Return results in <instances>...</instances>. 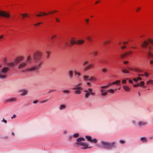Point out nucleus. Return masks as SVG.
Listing matches in <instances>:
<instances>
[{
	"label": "nucleus",
	"instance_id": "28",
	"mask_svg": "<svg viewBox=\"0 0 153 153\" xmlns=\"http://www.w3.org/2000/svg\"><path fill=\"white\" fill-rule=\"evenodd\" d=\"M64 46L65 47H70L71 46L70 43H69L68 42H65V43Z\"/></svg>",
	"mask_w": 153,
	"mask_h": 153
},
{
	"label": "nucleus",
	"instance_id": "53",
	"mask_svg": "<svg viewBox=\"0 0 153 153\" xmlns=\"http://www.w3.org/2000/svg\"><path fill=\"white\" fill-rule=\"evenodd\" d=\"M56 91V90L55 89H51V90H50L48 92V93H51V92H53V91Z\"/></svg>",
	"mask_w": 153,
	"mask_h": 153
},
{
	"label": "nucleus",
	"instance_id": "27",
	"mask_svg": "<svg viewBox=\"0 0 153 153\" xmlns=\"http://www.w3.org/2000/svg\"><path fill=\"white\" fill-rule=\"evenodd\" d=\"M147 124L146 122H144L140 121L139 123V125L140 126H142L146 125Z\"/></svg>",
	"mask_w": 153,
	"mask_h": 153
},
{
	"label": "nucleus",
	"instance_id": "18",
	"mask_svg": "<svg viewBox=\"0 0 153 153\" xmlns=\"http://www.w3.org/2000/svg\"><path fill=\"white\" fill-rule=\"evenodd\" d=\"M20 95L22 96H24L27 94V91L26 90H22L19 91Z\"/></svg>",
	"mask_w": 153,
	"mask_h": 153
},
{
	"label": "nucleus",
	"instance_id": "32",
	"mask_svg": "<svg viewBox=\"0 0 153 153\" xmlns=\"http://www.w3.org/2000/svg\"><path fill=\"white\" fill-rule=\"evenodd\" d=\"M2 61L4 63L7 64V58L6 57H3L2 59Z\"/></svg>",
	"mask_w": 153,
	"mask_h": 153
},
{
	"label": "nucleus",
	"instance_id": "31",
	"mask_svg": "<svg viewBox=\"0 0 153 153\" xmlns=\"http://www.w3.org/2000/svg\"><path fill=\"white\" fill-rule=\"evenodd\" d=\"M21 15L22 16L23 18H25V17H29V16L26 13H24L23 14H21Z\"/></svg>",
	"mask_w": 153,
	"mask_h": 153
},
{
	"label": "nucleus",
	"instance_id": "8",
	"mask_svg": "<svg viewBox=\"0 0 153 153\" xmlns=\"http://www.w3.org/2000/svg\"><path fill=\"white\" fill-rule=\"evenodd\" d=\"M24 59V56H17L15 59V61L18 64L21 61L23 60Z\"/></svg>",
	"mask_w": 153,
	"mask_h": 153
},
{
	"label": "nucleus",
	"instance_id": "58",
	"mask_svg": "<svg viewBox=\"0 0 153 153\" xmlns=\"http://www.w3.org/2000/svg\"><path fill=\"white\" fill-rule=\"evenodd\" d=\"M133 86L134 87H136L139 86L138 84L133 85Z\"/></svg>",
	"mask_w": 153,
	"mask_h": 153
},
{
	"label": "nucleus",
	"instance_id": "63",
	"mask_svg": "<svg viewBox=\"0 0 153 153\" xmlns=\"http://www.w3.org/2000/svg\"><path fill=\"white\" fill-rule=\"evenodd\" d=\"M123 63L125 64H126L128 63V62L127 61H125L123 62Z\"/></svg>",
	"mask_w": 153,
	"mask_h": 153
},
{
	"label": "nucleus",
	"instance_id": "29",
	"mask_svg": "<svg viewBox=\"0 0 153 153\" xmlns=\"http://www.w3.org/2000/svg\"><path fill=\"white\" fill-rule=\"evenodd\" d=\"M153 80H149L146 82V84L147 85L149 84H152L153 85Z\"/></svg>",
	"mask_w": 153,
	"mask_h": 153
},
{
	"label": "nucleus",
	"instance_id": "19",
	"mask_svg": "<svg viewBox=\"0 0 153 153\" xmlns=\"http://www.w3.org/2000/svg\"><path fill=\"white\" fill-rule=\"evenodd\" d=\"M124 89L127 92H129L131 90V88L126 85H124L123 86Z\"/></svg>",
	"mask_w": 153,
	"mask_h": 153
},
{
	"label": "nucleus",
	"instance_id": "7",
	"mask_svg": "<svg viewBox=\"0 0 153 153\" xmlns=\"http://www.w3.org/2000/svg\"><path fill=\"white\" fill-rule=\"evenodd\" d=\"M128 69L133 71L139 72H142V70L137 67H128Z\"/></svg>",
	"mask_w": 153,
	"mask_h": 153
},
{
	"label": "nucleus",
	"instance_id": "41",
	"mask_svg": "<svg viewBox=\"0 0 153 153\" xmlns=\"http://www.w3.org/2000/svg\"><path fill=\"white\" fill-rule=\"evenodd\" d=\"M85 139L83 138H79L77 139V142H79L82 140H84Z\"/></svg>",
	"mask_w": 153,
	"mask_h": 153
},
{
	"label": "nucleus",
	"instance_id": "47",
	"mask_svg": "<svg viewBox=\"0 0 153 153\" xmlns=\"http://www.w3.org/2000/svg\"><path fill=\"white\" fill-rule=\"evenodd\" d=\"M141 9V8L140 7H137L136 9V11L138 12Z\"/></svg>",
	"mask_w": 153,
	"mask_h": 153
},
{
	"label": "nucleus",
	"instance_id": "42",
	"mask_svg": "<svg viewBox=\"0 0 153 153\" xmlns=\"http://www.w3.org/2000/svg\"><path fill=\"white\" fill-rule=\"evenodd\" d=\"M87 39L89 41H92V39L91 37V36H88L87 37Z\"/></svg>",
	"mask_w": 153,
	"mask_h": 153
},
{
	"label": "nucleus",
	"instance_id": "36",
	"mask_svg": "<svg viewBox=\"0 0 153 153\" xmlns=\"http://www.w3.org/2000/svg\"><path fill=\"white\" fill-rule=\"evenodd\" d=\"M66 107L65 105H61L59 108V109L60 110H62V109L65 108H66Z\"/></svg>",
	"mask_w": 153,
	"mask_h": 153
},
{
	"label": "nucleus",
	"instance_id": "61",
	"mask_svg": "<svg viewBox=\"0 0 153 153\" xmlns=\"http://www.w3.org/2000/svg\"><path fill=\"white\" fill-rule=\"evenodd\" d=\"M73 89H75V91H74V92L75 94L76 93V87H75V88H73Z\"/></svg>",
	"mask_w": 153,
	"mask_h": 153
},
{
	"label": "nucleus",
	"instance_id": "11",
	"mask_svg": "<svg viewBox=\"0 0 153 153\" xmlns=\"http://www.w3.org/2000/svg\"><path fill=\"white\" fill-rule=\"evenodd\" d=\"M86 138L88 140V141L94 143H96L97 142V140L95 139H92L91 137L89 136H85Z\"/></svg>",
	"mask_w": 153,
	"mask_h": 153
},
{
	"label": "nucleus",
	"instance_id": "56",
	"mask_svg": "<svg viewBox=\"0 0 153 153\" xmlns=\"http://www.w3.org/2000/svg\"><path fill=\"white\" fill-rule=\"evenodd\" d=\"M128 81H129V83H133V82L132 80L130 79H129H129H128Z\"/></svg>",
	"mask_w": 153,
	"mask_h": 153
},
{
	"label": "nucleus",
	"instance_id": "9",
	"mask_svg": "<svg viewBox=\"0 0 153 153\" xmlns=\"http://www.w3.org/2000/svg\"><path fill=\"white\" fill-rule=\"evenodd\" d=\"M132 51H129L126 52L123 54H122L120 55L121 58H123L124 57H126L129 55L132 54Z\"/></svg>",
	"mask_w": 153,
	"mask_h": 153
},
{
	"label": "nucleus",
	"instance_id": "59",
	"mask_svg": "<svg viewBox=\"0 0 153 153\" xmlns=\"http://www.w3.org/2000/svg\"><path fill=\"white\" fill-rule=\"evenodd\" d=\"M42 13L44 15H47L49 14V13H47L45 12H42Z\"/></svg>",
	"mask_w": 153,
	"mask_h": 153
},
{
	"label": "nucleus",
	"instance_id": "14",
	"mask_svg": "<svg viewBox=\"0 0 153 153\" xmlns=\"http://www.w3.org/2000/svg\"><path fill=\"white\" fill-rule=\"evenodd\" d=\"M94 64L93 63H91L88 65L87 66H86L85 68V70H88L90 69H92L93 67L94 66Z\"/></svg>",
	"mask_w": 153,
	"mask_h": 153
},
{
	"label": "nucleus",
	"instance_id": "52",
	"mask_svg": "<svg viewBox=\"0 0 153 153\" xmlns=\"http://www.w3.org/2000/svg\"><path fill=\"white\" fill-rule=\"evenodd\" d=\"M46 53L47 57L48 58L50 56V52L49 51H48Z\"/></svg>",
	"mask_w": 153,
	"mask_h": 153
},
{
	"label": "nucleus",
	"instance_id": "1",
	"mask_svg": "<svg viewBox=\"0 0 153 153\" xmlns=\"http://www.w3.org/2000/svg\"><path fill=\"white\" fill-rule=\"evenodd\" d=\"M42 56V52L39 51L35 52L33 54V57L36 63V65L30 68H27L22 71L23 72L25 71L32 72L37 70L41 67L43 62L40 61Z\"/></svg>",
	"mask_w": 153,
	"mask_h": 153
},
{
	"label": "nucleus",
	"instance_id": "15",
	"mask_svg": "<svg viewBox=\"0 0 153 153\" xmlns=\"http://www.w3.org/2000/svg\"><path fill=\"white\" fill-rule=\"evenodd\" d=\"M32 61V58L30 55H28L26 59V62H27V64L30 63Z\"/></svg>",
	"mask_w": 153,
	"mask_h": 153
},
{
	"label": "nucleus",
	"instance_id": "25",
	"mask_svg": "<svg viewBox=\"0 0 153 153\" xmlns=\"http://www.w3.org/2000/svg\"><path fill=\"white\" fill-rule=\"evenodd\" d=\"M97 80V78L91 76L90 77V81H96Z\"/></svg>",
	"mask_w": 153,
	"mask_h": 153
},
{
	"label": "nucleus",
	"instance_id": "64",
	"mask_svg": "<svg viewBox=\"0 0 153 153\" xmlns=\"http://www.w3.org/2000/svg\"><path fill=\"white\" fill-rule=\"evenodd\" d=\"M150 63L151 64H153V60H151L150 61Z\"/></svg>",
	"mask_w": 153,
	"mask_h": 153
},
{
	"label": "nucleus",
	"instance_id": "35",
	"mask_svg": "<svg viewBox=\"0 0 153 153\" xmlns=\"http://www.w3.org/2000/svg\"><path fill=\"white\" fill-rule=\"evenodd\" d=\"M111 42V41L110 40L108 39V40H107L105 41L103 43L104 44H107L108 43H109Z\"/></svg>",
	"mask_w": 153,
	"mask_h": 153
},
{
	"label": "nucleus",
	"instance_id": "55",
	"mask_svg": "<svg viewBox=\"0 0 153 153\" xmlns=\"http://www.w3.org/2000/svg\"><path fill=\"white\" fill-rule=\"evenodd\" d=\"M4 38V36L3 35H1L0 36V41H1L2 39Z\"/></svg>",
	"mask_w": 153,
	"mask_h": 153
},
{
	"label": "nucleus",
	"instance_id": "45",
	"mask_svg": "<svg viewBox=\"0 0 153 153\" xmlns=\"http://www.w3.org/2000/svg\"><path fill=\"white\" fill-rule=\"evenodd\" d=\"M141 139L143 142H146L147 141L146 138L145 137H142L141 138Z\"/></svg>",
	"mask_w": 153,
	"mask_h": 153
},
{
	"label": "nucleus",
	"instance_id": "12",
	"mask_svg": "<svg viewBox=\"0 0 153 153\" xmlns=\"http://www.w3.org/2000/svg\"><path fill=\"white\" fill-rule=\"evenodd\" d=\"M78 144H79L80 145L83 146V147L81 148L82 149H85L90 148L88 147V144L86 143L80 142V143H77V145H78Z\"/></svg>",
	"mask_w": 153,
	"mask_h": 153
},
{
	"label": "nucleus",
	"instance_id": "43",
	"mask_svg": "<svg viewBox=\"0 0 153 153\" xmlns=\"http://www.w3.org/2000/svg\"><path fill=\"white\" fill-rule=\"evenodd\" d=\"M144 75L146 77H147L149 76V74L148 73L145 72L144 73Z\"/></svg>",
	"mask_w": 153,
	"mask_h": 153
},
{
	"label": "nucleus",
	"instance_id": "50",
	"mask_svg": "<svg viewBox=\"0 0 153 153\" xmlns=\"http://www.w3.org/2000/svg\"><path fill=\"white\" fill-rule=\"evenodd\" d=\"M88 60H85V61L83 63V65H85L86 64H87L88 63Z\"/></svg>",
	"mask_w": 153,
	"mask_h": 153
},
{
	"label": "nucleus",
	"instance_id": "39",
	"mask_svg": "<svg viewBox=\"0 0 153 153\" xmlns=\"http://www.w3.org/2000/svg\"><path fill=\"white\" fill-rule=\"evenodd\" d=\"M129 79V78H126V79H123L122 80V82L123 84H126V81Z\"/></svg>",
	"mask_w": 153,
	"mask_h": 153
},
{
	"label": "nucleus",
	"instance_id": "34",
	"mask_svg": "<svg viewBox=\"0 0 153 153\" xmlns=\"http://www.w3.org/2000/svg\"><path fill=\"white\" fill-rule=\"evenodd\" d=\"M98 53V51H95L93 52L92 53V54L94 56H95L97 55Z\"/></svg>",
	"mask_w": 153,
	"mask_h": 153
},
{
	"label": "nucleus",
	"instance_id": "13",
	"mask_svg": "<svg viewBox=\"0 0 153 153\" xmlns=\"http://www.w3.org/2000/svg\"><path fill=\"white\" fill-rule=\"evenodd\" d=\"M149 50L148 53V58H153V54L152 53V51L153 52V48L152 49L151 47L149 48Z\"/></svg>",
	"mask_w": 153,
	"mask_h": 153
},
{
	"label": "nucleus",
	"instance_id": "57",
	"mask_svg": "<svg viewBox=\"0 0 153 153\" xmlns=\"http://www.w3.org/2000/svg\"><path fill=\"white\" fill-rule=\"evenodd\" d=\"M120 142L122 144H123L125 143V141L124 140H120Z\"/></svg>",
	"mask_w": 153,
	"mask_h": 153
},
{
	"label": "nucleus",
	"instance_id": "44",
	"mask_svg": "<svg viewBox=\"0 0 153 153\" xmlns=\"http://www.w3.org/2000/svg\"><path fill=\"white\" fill-rule=\"evenodd\" d=\"M42 22H38L36 24H35L34 25V26H37L39 25L40 24H42Z\"/></svg>",
	"mask_w": 153,
	"mask_h": 153
},
{
	"label": "nucleus",
	"instance_id": "3",
	"mask_svg": "<svg viewBox=\"0 0 153 153\" xmlns=\"http://www.w3.org/2000/svg\"><path fill=\"white\" fill-rule=\"evenodd\" d=\"M102 144L103 147L109 149L114 147L115 146V143L114 142L109 143L106 142H102Z\"/></svg>",
	"mask_w": 153,
	"mask_h": 153
},
{
	"label": "nucleus",
	"instance_id": "4",
	"mask_svg": "<svg viewBox=\"0 0 153 153\" xmlns=\"http://www.w3.org/2000/svg\"><path fill=\"white\" fill-rule=\"evenodd\" d=\"M92 91L93 89L91 88H89L88 91H84L86 92L85 95V98H88L90 94L93 96L95 95V93L94 92H92Z\"/></svg>",
	"mask_w": 153,
	"mask_h": 153
},
{
	"label": "nucleus",
	"instance_id": "33",
	"mask_svg": "<svg viewBox=\"0 0 153 153\" xmlns=\"http://www.w3.org/2000/svg\"><path fill=\"white\" fill-rule=\"evenodd\" d=\"M139 86L140 87H143L144 85V82L143 81H141L138 84Z\"/></svg>",
	"mask_w": 153,
	"mask_h": 153
},
{
	"label": "nucleus",
	"instance_id": "21",
	"mask_svg": "<svg viewBox=\"0 0 153 153\" xmlns=\"http://www.w3.org/2000/svg\"><path fill=\"white\" fill-rule=\"evenodd\" d=\"M71 46L74 45L76 42V39L75 38H72L70 41Z\"/></svg>",
	"mask_w": 153,
	"mask_h": 153
},
{
	"label": "nucleus",
	"instance_id": "2",
	"mask_svg": "<svg viewBox=\"0 0 153 153\" xmlns=\"http://www.w3.org/2000/svg\"><path fill=\"white\" fill-rule=\"evenodd\" d=\"M2 65L0 64V68L2 67ZM9 68L8 67H4L2 69H0V78L4 79L7 76V73L9 71Z\"/></svg>",
	"mask_w": 153,
	"mask_h": 153
},
{
	"label": "nucleus",
	"instance_id": "51",
	"mask_svg": "<svg viewBox=\"0 0 153 153\" xmlns=\"http://www.w3.org/2000/svg\"><path fill=\"white\" fill-rule=\"evenodd\" d=\"M55 19L56 21L57 22H60V20H59V19L58 18L56 17L55 18Z\"/></svg>",
	"mask_w": 153,
	"mask_h": 153
},
{
	"label": "nucleus",
	"instance_id": "46",
	"mask_svg": "<svg viewBox=\"0 0 153 153\" xmlns=\"http://www.w3.org/2000/svg\"><path fill=\"white\" fill-rule=\"evenodd\" d=\"M63 92L65 94H68L70 93V91L68 90H64L63 91Z\"/></svg>",
	"mask_w": 153,
	"mask_h": 153
},
{
	"label": "nucleus",
	"instance_id": "16",
	"mask_svg": "<svg viewBox=\"0 0 153 153\" xmlns=\"http://www.w3.org/2000/svg\"><path fill=\"white\" fill-rule=\"evenodd\" d=\"M81 85V84L77 85V94H80L81 91L82 90V88L80 87Z\"/></svg>",
	"mask_w": 153,
	"mask_h": 153
},
{
	"label": "nucleus",
	"instance_id": "17",
	"mask_svg": "<svg viewBox=\"0 0 153 153\" xmlns=\"http://www.w3.org/2000/svg\"><path fill=\"white\" fill-rule=\"evenodd\" d=\"M17 64L15 61L14 60V62H10V63H7V65L10 67H12L15 66V65Z\"/></svg>",
	"mask_w": 153,
	"mask_h": 153
},
{
	"label": "nucleus",
	"instance_id": "23",
	"mask_svg": "<svg viewBox=\"0 0 153 153\" xmlns=\"http://www.w3.org/2000/svg\"><path fill=\"white\" fill-rule=\"evenodd\" d=\"M85 42L84 39H80L77 40V44L81 45L83 44Z\"/></svg>",
	"mask_w": 153,
	"mask_h": 153
},
{
	"label": "nucleus",
	"instance_id": "62",
	"mask_svg": "<svg viewBox=\"0 0 153 153\" xmlns=\"http://www.w3.org/2000/svg\"><path fill=\"white\" fill-rule=\"evenodd\" d=\"M126 48V46L125 45H124V46H122L121 47V49H124Z\"/></svg>",
	"mask_w": 153,
	"mask_h": 153
},
{
	"label": "nucleus",
	"instance_id": "10",
	"mask_svg": "<svg viewBox=\"0 0 153 153\" xmlns=\"http://www.w3.org/2000/svg\"><path fill=\"white\" fill-rule=\"evenodd\" d=\"M27 64V62H23L19 64L18 66V68L19 69H23L26 67Z\"/></svg>",
	"mask_w": 153,
	"mask_h": 153
},
{
	"label": "nucleus",
	"instance_id": "22",
	"mask_svg": "<svg viewBox=\"0 0 153 153\" xmlns=\"http://www.w3.org/2000/svg\"><path fill=\"white\" fill-rule=\"evenodd\" d=\"M73 71L71 70L69 71L68 76L70 79H72L73 77Z\"/></svg>",
	"mask_w": 153,
	"mask_h": 153
},
{
	"label": "nucleus",
	"instance_id": "60",
	"mask_svg": "<svg viewBox=\"0 0 153 153\" xmlns=\"http://www.w3.org/2000/svg\"><path fill=\"white\" fill-rule=\"evenodd\" d=\"M43 15L42 14H38L36 15V16L38 17L41 16Z\"/></svg>",
	"mask_w": 153,
	"mask_h": 153
},
{
	"label": "nucleus",
	"instance_id": "30",
	"mask_svg": "<svg viewBox=\"0 0 153 153\" xmlns=\"http://www.w3.org/2000/svg\"><path fill=\"white\" fill-rule=\"evenodd\" d=\"M142 80L141 78L140 77H138L137 78H134L133 79V81L134 82H137L138 80Z\"/></svg>",
	"mask_w": 153,
	"mask_h": 153
},
{
	"label": "nucleus",
	"instance_id": "20",
	"mask_svg": "<svg viewBox=\"0 0 153 153\" xmlns=\"http://www.w3.org/2000/svg\"><path fill=\"white\" fill-rule=\"evenodd\" d=\"M101 88L102 89L100 90L101 92L102 93L101 95L103 96L107 95L108 93V90L107 91L104 92L105 90L103 89V88H102L101 87Z\"/></svg>",
	"mask_w": 153,
	"mask_h": 153
},
{
	"label": "nucleus",
	"instance_id": "5",
	"mask_svg": "<svg viewBox=\"0 0 153 153\" xmlns=\"http://www.w3.org/2000/svg\"><path fill=\"white\" fill-rule=\"evenodd\" d=\"M120 80H116L115 81L109 84L108 85L104 86H102L101 88H106L111 86L112 85L118 84L120 83Z\"/></svg>",
	"mask_w": 153,
	"mask_h": 153
},
{
	"label": "nucleus",
	"instance_id": "40",
	"mask_svg": "<svg viewBox=\"0 0 153 153\" xmlns=\"http://www.w3.org/2000/svg\"><path fill=\"white\" fill-rule=\"evenodd\" d=\"M102 71L103 73H105L107 72L108 70L106 68H103L102 69Z\"/></svg>",
	"mask_w": 153,
	"mask_h": 153
},
{
	"label": "nucleus",
	"instance_id": "6",
	"mask_svg": "<svg viewBox=\"0 0 153 153\" xmlns=\"http://www.w3.org/2000/svg\"><path fill=\"white\" fill-rule=\"evenodd\" d=\"M0 16L8 18L10 17V15L5 11H0Z\"/></svg>",
	"mask_w": 153,
	"mask_h": 153
},
{
	"label": "nucleus",
	"instance_id": "38",
	"mask_svg": "<svg viewBox=\"0 0 153 153\" xmlns=\"http://www.w3.org/2000/svg\"><path fill=\"white\" fill-rule=\"evenodd\" d=\"M116 90H117L116 89H115V90H114L113 89H111L108 90V92H111V93H114V92L115 91H116Z\"/></svg>",
	"mask_w": 153,
	"mask_h": 153
},
{
	"label": "nucleus",
	"instance_id": "26",
	"mask_svg": "<svg viewBox=\"0 0 153 153\" xmlns=\"http://www.w3.org/2000/svg\"><path fill=\"white\" fill-rule=\"evenodd\" d=\"M16 98H12L10 99L7 100V102H11L16 101Z\"/></svg>",
	"mask_w": 153,
	"mask_h": 153
},
{
	"label": "nucleus",
	"instance_id": "49",
	"mask_svg": "<svg viewBox=\"0 0 153 153\" xmlns=\"http://www.w3.org/2000/svg\"><path fill=\"white\" fill-rule=\"evenodd\" d=\"M57 35H54L53 36H52L51 37V39H54L55 38L56 36Z\"/></svg>",
	"mask_w": 153,
	"mask_h": 153
},
{
	"label": "nucleus",
	"instance_id": "37",
	"mask_svg": "<svg viewBox=\"0 0 153 153\" xmlns=\"http://www.w3.org/2000/svg\"><path fill=\"white\" fill-rule=\"evenodd\" d=\"M122 71L123 73H125L128 74L129 73V71L128 70L126 69H123L122 70Z\"/></svg>",
	"mask_w": 153,
	"mask_h": 153
},
{
	"label": "nucleus",
	"instance_id": "48",
	"mask_svg": "<svg viewBox=\"0 0 153 153\" xmlns=\"http://www.w3.org/2000/svg\"><path fill=\"white\" fill-rule=\"evenodd\" d=\"M85 21L86 23V24L87 25H88L89 24V19H85Z\"/></svg>",
	"mask_w": 153,
	"mask_h": 153
},
{
	"label": "nucleus",
	"instance_id": "24",
	"mask_svg": "<svg viewBox=\"0 0 153 153\" xmlns=\"http://www.w3.org/2000/svg\"><path fill=\"white\" fill-rule=\"evenodd\" d=\"M90 77L88 76L85 75L83 77V79L85 81H90Z\"/></svg>",
	"mask_w": 153,
	"mask_h": 153
},
{
	"label": "nucleus",
	"instance_id": "54",
	"mask_svg": "<svg viewBox=\"0 0 153 153\" xmlns=\"http://www.w3.org/2000/svg\"><path fill=\"white\" fill-rule=\"evenodd\" d=\"M128 42L127 41H124L123 42V45H125L126 44H128Z\"/></svg>",
	"mask_w": 153,
	"mask_h": 153
}]
</instances>
